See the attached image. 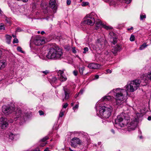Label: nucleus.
<instances>
[{
  "instance_id": "48",
  "label": "nucleus",
  "mask_w": 151,
  "mask_h": 151,
  "mask_svg": "<svg viewBox=\"0 0 151 151\" xmlns=\"http://www.w3.org/2000/svg\"><path fill=\"white\" fill-rule=\"evenodd\" d=\"M64 115V112H61L59 114V117H61Z\"/></svg>"
},
{
  "instance_id": "55",
  "label": "nucleus",
  "mask_w": 151,
  "mask_h": 151,
  "mask_svg": "<svg viewBox=\"0 0 151 151\" xmlns=\"http://www.w3.org/2000/svg\"><path fill=\"white\" fill-rule=\"evenodd\" d=\"M9 122L10 123H12L13 122V120L12 119H10L9 120Z\"/></svg>"
},
{
  "instance_id": "8",
  "label": "nucleus",
  "mask_w": 151,
  "mask_h": 151,
  "mask_svg": "<svg viewBox=\"0 0 151 151\" xmlns=\"http://www.w3.org/2000/svg\"><path fill=\"white\" fill-rule=\"evenodd\" d=\"M2 112L6 115H8L12 113L15 109L14 106L3 105L2 107Z\"/></svg>"
},
{
  "instance_id": "24",
  "label": "nucleus",
  "mask_w": 151,
  "mask_h": 151,
  "mask_svg": "<svg viewBox=\"0 0 151 151\" xmlns=\"http://www.w3.org/2000/svg\"><path fill=\"white\" fill-rule=\"evenodd\" d=\"M6 40L8 44H10L11 41V40L12 38V37L9 35L6 36Z\"/></svg>"
},
{
  "instance_id": "36",
  "label": "nucleus",
  "mask_w": 151,
  "mask_h": 151,
  "mask_svg": "<svg viewBox=\"0 0 151 151\" xmlns=\"http://www.w3.org/2000/svg\"><path fill=\"white\" fill-rule=\"evenodd\" d=\"M41 72L44 74L45 75H47L48 73H49V71L46 70L45 71H41Z\"/></svg>"
},
{
  "instance_id": "37",
  "label": "nucleus",
  "mask_w": 151,
  "mask_h": 151,
  "mask_svg": "<svg viewBox=\"0 0 151 151\" xmlns=\"http://www.w3.org/2000/svg\"><path fill=\"white\" fill-rule=\"evenodd\" d=\"M5 20L7 23H10V19L9 18L6 17Z\"/></svg>"
},
{
  "instance_id": "30",
  "label": "nucleus",
  "mask_w": 151,
  "mask_h": 151,
  "mask_svg": "<svg viewBox=\"0 0 151 151\" xmlns=\"http://www.w3.org/2000/svg\"><path fill=\"white\" fill-rule=\"evenodd\" d=\"M129 39L130 41H134L135 40L134 36L133 35H131Z\"/></svg>"
},
{
  "instance_id": "50",
  "label": "nucleus",
  "mask_w": 151,
  "mask_h": 151,
  "mask_svg": "<svg viewBox=\"0 0 151 151\" xmlns=\"http://www.w3.org/2000/svg\"><path fill=\"white\" fill-rule=\"evenodd\" d=\"M71 1L70 0H67V4L68 5H69L70 4Z\"/></svg>"
},
{
  "instance_id": "32",
  "label": "nucleus",
  "mask_w": 151,
  "mask_h": 151,
  "mask_svg": "<svg viewBox=\"0 0 151 151\" xmlns=\"http://www.w3.org/2000/svg\"><path fill=\"white\" fill-rule=\"evenodd\" d=\"M146 17V16L145 14L143 15H140V19L141 20H143V19H145Z\"/></svg>"
},
{
  "instance_id": "49",
  "label": "nucleus",
  "mask_w": 151,
  "mask_h": 151,
  "mask_svg": "<svg viewBox=\"0 0 151 151\" xmlns=\"http://www.w3.org/2000/svg\"><path fill=\"white\" fill-rule=\"evenodd\" d=\"M84 91V90L83 89H81L80 90V92L78 93L79 94L81 95L83 93Z\"/></svg>"
},
{
  "instance_id": "40",
  "label": "nucleus",
  "mask_w": 151,
  "mask_h": 151,
  "mask_svg": "<svg viewBox=\"0 0 151 151\" xmlns=\"http://www.w3.org/2000/svg\"><path fill=\"white\" fill-rule=\"evenodd\" d=\"M18 40L16 38H14V40H13V43H18Z\"/></svg>"
},
{
  "instance_id": "41",
  "label": "nucleus",
  "mask_w": 151,
  "mask_h": 151,
  "mask_svg": "<svg viewBox=\"0 0 151 151\" xmlns=\"http://www.w3.org/2000/svg\"><path fill=\"white\" fill-rule=\"evenodd\" d=\"M48 138V137H45L42 139V142H45L46 141Z\"/></svg>"
},
{
  "instance_id": "4",
  "label": "nucleus",
  "mask_w": 151,
  "mask_h": 151,
  "mask_svg": "<svg viewBox=\"0 0 151 151\" xmlns=\"http://www.w3.org/2000/svg\"><path fill=\"white\" fill-rule=\"evenodd\" d=\"M96 111L99 109L100 114L103 118L107 119L111 115L112 107L109 104H106L102 106L101 104H97L96 106Z\"/></svg>"
},
{
  "instance_id": "60",
  "label": "nucleus",
  "mask_w": 151,
  "mask_h": 151,
  "mask_svg": "<svg viewBox=\"0 0 151 151\" xmlns=\"http://www.w3.org/2000/svg\"><path fill=\"white\" fill-rule=\"evenodd\" d=\"M30 48H31V49H33V46H32V45H31V42L30 43Z\"/></svg>"
},
{
  "instance_id": "17",
  "label": "nucleus",
  "mask_w": 151,
  "mask_h": 151,
  "mask_svg": "<svg viewBox=\"0 0 151 151\" xmlns=\"http://www.w3.org/2000/svg\"><path fill=\"white\" fill-rule=\"evenodd\" d=\"M56 1L55 0H50L49 2V6L52 9H56L57 8L55 6Z\"/></svg>"
},
{
  "instance_id": "11",
  "label": "nucleus",
  "mask_w": 151,
  "mask_h": 151,
  "mask_svg": "<svg viewBox=\"0 0 151 151\" xmlns=\"http://www.w3.org/2000/svg\"><path fill=\"white\" fill-rule=\"evenodd\" d=\"M136 80L139 81H140L139 83V86H146L147 83H148V81L147 78V76L144 75L141 78V79Z\"/></svg>"
},
{
  "instance_id": "64",
  "label": "nucleus",
  "mask_w": 151,
  "mask_h": 151,
  "mask_svg": "<svg viewBox=\"0 0 151 151\" xmlns=\"http://www.w3.org/2000/svg\"><path fill=\"white\" fill-rule=\"evenodd\" d=\"M70 49V47H68L67 48V50H68H68H69Z\"/></svg>"
},
{
  "instance_id": "46",
  "label": "nucleus",
  "mask_w": 151,
  "mask_h": 151,
  "mask_svg": "<svg viewBox=\"0 0 151 151\" xmlns=\"http://www.w3.org/2000/svg\"><path fill=\"white\" fill-rule=\"evenodd\" d=\"M104 54L105 55V57L109 55V52L107 51H105Z\"/></svg>"
},
{
  "instance_id": "33",
  "label": "nucleus",
  "mask_w": 151,
  "mask_h": 151,
  "mask_svg": "<svg viewBox=\"0 0 151 151\" xmlns=\"http://www.w3.org/2000/svg\"><path fill=\"white\" fill-rule=\"evenodd\" d=\"M57 78L55 77H53L52 79V81L54 83H56L57 81Z\"/></svg>"
},
{
  "instance_id": "58",
  "label": "nucleus",
  "mask_w": 151,
  "mask_h": 151,
  "mask_svg": "<svg viewBox=\"0 0 151 151\" xmlns=\"http://www.w3.org/2000/svg\"><path fill=\"white\" fill-rule=\"evenodd\" d=\"M111 132L114 134L115 133V131L113 129H111Z\"/></svg>"
},
{
  "instance_id": "6",
  "label": "nucleus",
  "mask_w": 151,
  "mask_h": 151,
  "mask_svg": "<svg viewBox=\"0 0 151 151\" xmlns=\"http://www.w3.org/2000/svg\"><path fill=\"white\" fill-rule=\"evenodd\" d=\"M140 81L136 80L129 82L125 87L126 91L128 92H133L136 91L139 86Z\"/></svg>"
},
{
  "instance_id": "21",
  "label": "nucleus",
  "mask_w": 151,
  "mask_h": 151,
  "mask_svg": "<svg viewBox=\"0 0 151 151\" xmlns=\"http://www.w3.org/2000/svg\"><path fill=\"white\" fill-rule=\"evenodd\" d=\"M6 65L5 61L3 60L0 61V70L2 68H4Z\"/></svg>"
},
{
  "instance_id": "19",
  "label": "nucleus",
  "mask_w": 151,
  "mask_h": 151,
  "mask_svg": "<svg viewBox=\"0 0 151 151\" xmlns=\"http://www.w3.org/2000/svg\"><path fill=\"white\" fill-rule=\"evenodd\" d=\"M23 9V8H20V7L17 9H15L13 11L14 13L17 14H19L20 13H22V11Z\"/></svg>"
},
{
  "instance_id": "13",
  "label": "nucleus",
  "mask_w": 151,
  "mask_h": 151,
  "mask_svg": "<svg viewBox=\"0 0 151 151\" xmlns=\"http://www.w3.org/2000/svg\"><path fill=\"white\" fill-rule=\"evenodd\" d=\"M121 47L119 45H117L113 47L111 49V52L115 55L118 52L121 50Z\"/></svg>"
},
{
  "instance_id": "10",
  "label": "nucleus",
  "mask_w": 151,
  "mask_h": 151,
  "mask_svg": "<svg viewBox=\"0 0 151 151\" xmlns=\"http://www.w3.org/2000/svg\"><path fill=\"white\" fill-rule=\"evenodd\" d=\"M34 43L35 45L40 46L45 43V41L43 38L40 36H37L35 37Z\"/></svg>"
},
{
  "instance_id": "45",
  "label": "nucleus",
  "mask_w": 151,
  "mask_h": 151,
  "mask_svg": "<svg viewBox=\"0 0 151 151\" xmlns=\"http://www.w3.org/2000/svg\"><path fill=\"white\" fill-rule=\"evenodd\" d=\"M4 29V27L3 24H1L0 25V29L2 30Z\"/></svg>"
},
{
  "instance_id": "20",
  "label": "nucleus",
  "mask_w": 151,
  "mask_h": 151,
  "mask_svg": "<svg viewBox=\"0 0 151 151\" xmlns=\"http://www.w3.org/2000/svg\"><path fill=\"white\" fill-rule=\"evenodd\" d=\"M113 97L110 96H105L102 98V99L103 101H109L111 100Z\"/></svg>"
},
{
  "instance_id": "47",
  "label": "nucleus",
  "mask_w": 151,
  "mask_h": 151,
  "mask_svg": "<svg viewBox=\"0 0 151 151\" xmlns=\"http://www.w3.org/2000/svg\"><path fill=\"white\" fill-rule=\"evenodd\" d=\"M68 104L67 103H65L63 106V107L64 108H66L68 106Z\"/></svg>"
},
{
  "instance_id": "28",
  "label": "nucleus",
  "mask_w": 151,
  "mask_h": 151,
  "mask_svg": "<svg viewBox=\"0 0 151 151\" xmlns=\"http://www.w3.org/2000/svg\"><path fill=\"white\" fill-rule=\"evenodd\" d=\"M64 73V71L63 70H60L58 73V76H60L63 75Z\"/></svg>"
},
{
  "instance_id": "29",
  "label": "nucleus",
  "mask_w": 151,
  "mask_h": 151,
  "mask_svg": "<svg viewBox=\"0 0 151 151\" xmlns=\"http://www.w3.org/2000/svg\"><path fill=\"white\" fill-rule=\"evenodd\" d=\"M147 76L148 81H149V80H150L151 81V73H150L147 74Z\"/></svg>"
},
{
  "instance_id": "22",
  "label": "nucleus",
  "mask_w": 151,
  "mask_h": 151,
  "mask_svg": "<svg viewBox=\"0 0 151 151\" xmlns=\"http://www.w3.org/2000/svg\"><path fill=\"white\" fill-rule=\"evenodd\" d=\"M17 136V135H14L13 134L11 133L9 135V138L11 140H13V139H16V137Z\"/></svg>"
},
{
  "instance_id": "18",
  "label": "nucleus",
  "mask_w": 151,
  "mask_h": 151,
  "mask_svg": "<svg viewBox=\"0 0 151 151\" xmlns=\"http://www.w3.org/2000/svg\"><path fill=\"white\" fill-rule=\"evenodd\" d=\"M103 24H104L102 23L101 21L98 20L96 23L95 29L97 30L99 27H103Z\"/></svg>"
},
{
  "instance_id": "54",
  "label": "nucleus",
  "mask_w": 151,
  "mask_h": 151,
  "mask_svg": "<svg viewBox=\"0 0 151 151\" xmlns=\"http://www.w3.org/2000/svg\"><path fill=\"white\" fill-rule=\"evenodd\" d=\"M99 76L98 75H96L94 77V79H96L99 78Z\"/></svg>"
},
{
  "instance_id": "7",
  "label": "nucleus",
  "mask_w": 151,
  "mask_h": 151,
  "mask_svg": "<svg viewBox=\"0 0 151 151\" xmlns=\"http://www.w3.org/2000/svg\"><path fill=\"white\" fill-rule=\"evenodd\" d=\"M95 13L92 12L90 14L87 15V19L84 21V24H87L90 25H93L95 22L94 15Z\"/></svg>"
},
{
  "instance_id": "56",
  "label": "nucleus",
  "mask_w": 151,
  "mask_h": 151,
  "mask_svg": "<svg viewBox=\"0 0 151 151\" xmlns=\"http://www.w3.org/2000/svg\"><path fill=\"white\" fill-rule=\"evenodd\" d=\"M79 93H76V94L75 95V98H77V97L78 96V95H79Z\"/></svg>"
},
{
  "instance_id": "39",
  "label": "nucleus",
  "mask_w": 151,
  "mask_h": 151,
  "mask_svg": "<svg viewBox=\"0 0 151 151\" xmlns=\"http://www.w3.org/2000/svg\"><path fill=\"white\" fill-rule=\"evenodd\" d=\"M39 113L40 115H43L44 114V113L43 111L40 110L39 111Z\"/></svg>"
},
{
  "instance_id": "34",
  "label": "nucleus",
  "mask_w": 151,
  "mask_h": 151,
  "mask_svg": "<svg viewBox=\"0 0 151 151\" xmlns=\"http://www.w3.org/2000/svg\"><path fill=\"white\" fill-rule=\"evenodd\" d=\"M89 3L88 2H83L82 4V6H85L88 5Z\"/></svg>"
},
{
  "instance_id": "51",
  "label": "nucleus",
  "mask_w": 151,
  "mask_h": 151,
  "mask_svg": "<svg viewBox=\"0 0 151 151\" xmlns=\"http://www.w3.org/2000/svg\"><path fill=\"white\" fill-rule=\"evenodd\" d=\"M125 1V3L127 4H128L131 2L132 0H124Z\"/></svg>"
},
{
  "instance_id": "1",
  "label": "nucleus",
  "mask_w": 151,
  "mask_h": 151,
  "mask_svg": "<svg viewBox=\"0 0 151 151\" xmlns=\"http://www.w3.org/2000/svg\"><path fill=\"white\" fill-rule=\"evenodd\" d=\"M129 116L126 114L122 113L117 116V118L115 120V124L117 128H119L128 125L129 129L134 130L138 124V119L136 118H133L132 119L130 123L129 124Z\"/></svg>"
},
{
  "instance_id": "16",
  "label": "nucleus",
  "mask_w": 151,
  "mask_h": 151,
  "mask_svg": "<svg viewBox=\"0 0 151 151\" xmlns=\"http://www.w3.org/2000/svg\"><path fill=\"white\" fill-rule=\"evenodd\" d=\"M103 40L102 38L98 39L96 41V44L99 48L102 47V45L103 44Z\"/></svg>"
},
{
  "instance_id": "35",
  "label": "nucleus",
  "mask_w": 151,
  "mask_h": 151,
  "mask_svg": "<svg viewBox=\"0 0 151 151\" xmlns=\"http://www.w3.org/2000/svg\"><path fill=\"white\" fill-rule=\"evenodd\" d=\"M17 50L18 51L22 53L23 52V51L22 50V48L20 47H17Z\"/></svg>"
},
{
  "instance_id": "43",
  "label": "nucleus",
  "mask_w": 151,
  "mask_h": 151,
  "mask_svg": "<svg viewBox=\"0 0 151 151\" xmlns=\"http://www.w3.org/2000/svg\"><path fill=\"white\" fill-rule=\"evenodd\" d=\"M78 72L76 70H75L73 71V74L75 76L77 75Z\"/></svg>"
},
{
  "instance_id": "12",
  "label": "nucleus",
  "mask_w": 151,
  "mask_h": 151,
  "mask_svg": "<svg viewBox=\"0 0 151 151\" xmlns=\"http://www.w3.org/2000/svg\"><path fill=\"white\" fill-rule=\"evenodd\" d=\"M6 118L1 117L0 119V126L2 129H5L8 125Z\"/></svg>"
},
{
  "instance_id": "23",
  "label": "nucleus",
  "mask_w": 151,
  "mask_h": 151,
  "mask_svg": "<svg viewBox=\"0 0 151 151\" xmlns=\"http://www.w3.org/2000/svg\"><path fill=\"white\" fill-rule=\"evenodd\" d=\"M59 79L61 81H64L67 80V78L65 76L63 75L59 77Z\"/></svg>"
},
{
  "instance_id": "25",
  "label": "nucleus",
  "mask_w": 151,
  "mask_h": 151,
  "mask_svg": "<svg viewBox=\"0 0 151 151\" xmlns=\"http://www.w3.org/2000/svg\"><path fill=\"white\" fill-rule=\"evenodd\" d=\"M85 70V67L83 66L81 68H79V72L80 73L81 75H83V71Z\"/></svg>"
},
{
  "instance_id": "44",
  "label": "nucleus",
  "mask_w": 151,
  "mask_h": 151,
  "mask_svg": "<svg viewBox=\"0 0 151 151\" xmlns=\"http://www.w3.org/2000/svg\"><path fill=\"white\" fill-rule=\"evenodd\" d=\"M78 104H76L75 106L73 107V110H75L76 109H77L78 108Z\"/></svg>"
},
{
  "instance_id": "9",
  "label": "nucleus",
  "mask_w": 151,
  "mask_h": 151,
  "mask_svg": "<svg viewBox=\"0 0 151 151\" xmlns=\"http://www.w3.org/2000/svg\"><path fill=\"white\" fill-rule=\"evenodd\" d=\"M71 146L74 147H76L78 145H81L82 141L79 138L77 137H74L71 140Z\"/></svg>"
},
{
  "instance_id": "62",
  "label": "nucleus",
  "mask_w": 151,
  "mask_h": 151,
  "mask_svg": "<svg viewBox=\"0 0 151 151\" xmlns=\"http://www.w3.org/2000/svg\"><path fill=\"white\" fill-rule=\"evenodd\" d=\"M49 18H50V17H49V16H48L47 17H46L45 18L46 19H47V20H49Z\"/></svg>"
},
{
  "instance_id": "31",
  "label": "nucleus",
  "mask_w": 151,
  "mask_h": 151,
  "mask_svg": "<svg viewBox=\"0 0 151 151\" xmlns=\"http://www.w3.org/2000/svg\"><path fill=\"white\" fill-rule=\"evenodd\" d=\"M84 51L83 52V53L84 54L86 53V52H88V49L87 47H85L83 48Z\"/></svg>"
},
{
  "instance_id": "59",
  "label": "nucleus",
  "mask_w": 151,
  "mask_h": 151,
  "mask_svg": "<svg viewBox=\"0 0 151 151\" xmlns=\"http://www.w3.org/2000/svg\"><path fill=\"white\" fill-rule=\"evenodd\" d=\"M44 151H50L48 150V147H47L46 149H45L44 150Z\"/></svg>"
},
{
  "instance_id": "26",
  "label": "nucleus",
  "mask_w": 151,
  "mask_h": 151,
  "mask_svg": "<svg viewBox=\"0 0 151 151\" xmlns=\"http://www.w3.org/2000/svg\"><path fill=\"white\" fill-rule=\"evenodd\" d=\"M147 46V45H146V43H144L142 45L139 47V49L140 50H142L144 48H145Z\"/></svg>"
},
{
  "instance_id": "5",
  "label": "nucleus",
  "mask_w": 151,
  "mask_h": 151,
  "mask_svg": "<svg viewBox=\"0 0 151 151\" xmlns=\"http://www.w3.org/2000/svg\"><path fill=\"white\" fill-rule=\"evenodd\" d=\"M15 116L14 120L20 124H22L25 121L28 116V113L26 111L18 109L14 112Z\"/></svg>"
},
{
  "instance_id": "61",
  "label": "nucleus",
  "mask_w": 151,
  "mask_h": 151,
  "mask_svg": "<svg viewBox=\"0 0 151 151\" xmlns=\"http://www.w3.org/2000/svg\"><path fill=\"white\" fill-rule=\"evenodd\" d=\"M41 33L42 35H43L45 33V32L44 31H42L41 32Z\"/></svg>"
},
{
  "instance_id": "52",
  "label": "nucleus",
  "mask_w": 151,
  "mask_h": 151,
  "mask_svg": "<svg viewBox=\"0 0 151 151\" xmlns=\"http://www.w3.org/2000/svg\"><path fill=\"white\" fill-rule=\"evenodd\" d=\"M106 72L107 73H111L112 72V71L109 69H107L106 70Z\"/></svg>"
},
{
  "instance_id": "2",
  "label": "nucleus",
  "mask_w": 151,
  "mask_h": 151,
  "mask_svg": "<svg viewBox=\"0 0 151 151\" xmlns=\"http://www.w3.org/2000/svg\"><path fill=\"white\" fill-rule=\"evenodd\" d=\"M110 93L114 95L115 97L114 100L112 102L114 106L122 104L124 99V96L128 95L125 90L120 88L113 89L110 92Z\"/></svg>"
},
{
  "instance_id": "3",
  "label": "nucleus",
  "mask_w": 151,
  "mask_h": 151,
  "mask_svg": "<svg viewBox=\"0 0 151 151\" xmlns=\"http://www.w3.org/2000/svg\"><path fill=\"white\" fill-rule=\"evenodd\" d=\"M48 59L53 60H61L64 58L62 50L58 46L50 48L46 56Z\"/></svg>"
},
{
  "instance_id": "15",
  "label": "nucleus",
  "mask_w": 151,
  "mask_h": 151,
  "mask_svg": "<svg viewBox=\"0 0 151 151\" xmlns=\"http://www.w3.org/2000/svg\"><path fill=\"white\" fill-rule=\"evenodd\" d=\"M100 65L99 64L92 63L88 64V67L90 69H97L99 68Z\"/></svg>"
},
{
  "instance_id": "42",
  "label": "nucleus",
  "mask_w": 151,
  "mask_h": 151,
  "mask_svg": "<svg viewBox=\"0 0 151 151\" xmlns=\"http://www.w3.org/2000/svg\"><path fill=\"white\" fill-rule=\"evenodd\" d=\"M117 42V40L116 38H114L113 39V40L112 42V43L114 45H115Z\"/></svg>"
},
{
  "instance_id": "53",
  "label": "nucleus",
  "mask_w": 151,
  "mask_h": 151,
  "mask_svg": "<svg viewBox=\"0 0 151 151\" xmlns=\"http://www.w3.org/2000/svg\"><path fill=\"white\" fill-rule=\"evenodd\" d=\"M40 57L43 60H45L46 57H42V56H40Z\"/></svg>"
},
{
  "instance_id": "27",
  "label": "nucleus",
  "mask_w": 151,
  "mask_h": 151,
  "mask_svg": "<svg viewBox=\"0 0 151 151\" xmlns=\"http://www.w3.org/2000/svg\"><path fill=\"white\" fill-rule=\"evenodd\" d=\"M103 27L107 30H108L111 29V27L106 26L104 24H103Z\"/></svg>"
},
{
  "instance_id": "14",
  "label": "nucleus",
  "mask_w": 151,
  "mask_h": 151,
  "mask_svg": "<svg viewBox=\"0 0 151 151\" xmlns=\"http://www.w3.org/2000/svg\"><path fill=\"white\" fill-rule=\"evenodd\" d=\"M63 90L64 92V97L63 99V101L65 100L68 99L69 97V95L70 93V90L68 88H63Z\"/></svg>"
},
{
  "instance_id": "38",
  "label": "nucleus",
  "mask_w": 151,
  "mask_h": 151,
  "mask_svg": "<svg viewBox=\"0 0 151 151\" xmlns=\"http://www.w3.org/2000/svg\"><path fill=\"white\" fill-rule=\"evenodd\" d=\"M76 48L75 47H73L72 48V52L74 53H76V51L75 50Z\"/></svg>"
},
{
  "instance_id": "57",
  "label": "nucleus",
  "mask_w": 151,
  "mask_h": 151,
  "mask_svg": "<svg viewBox=\"0 0 151 151\" xmlns=\"http://www.w3.org/2000/svg\"><path fill=\"white\" fill-rule=\"evenodd\" d=\"M148 120L150 121L151 120V116H149L147 118Z\"/></svg>"
},
{
  "instance_id": "63",
  "label": "nucleus",
  "mask_w": 151,
  "mask_h": 151,
  "mask_svg": "<svg viewBox=\"0 0 151 151\" xmlns=\"http://www.w3.org/2000/svg\"><path fill=\"white\" fill-rule=\"evenodd\" d=\"M133 29V27H132L128 29V30H130L132 29Z\"/></svg>"
}]
</instances>
